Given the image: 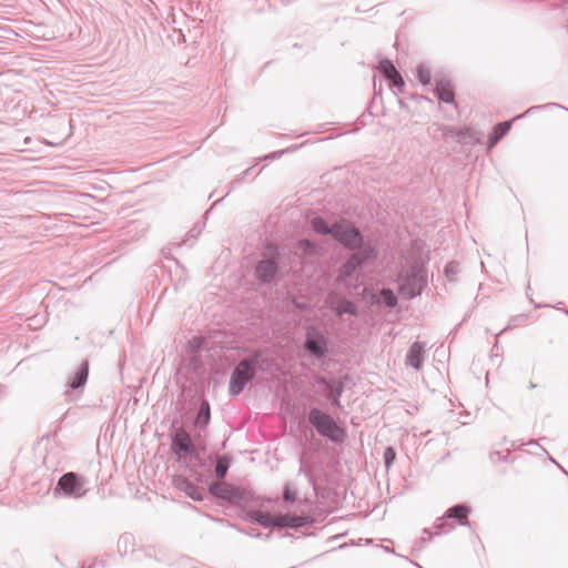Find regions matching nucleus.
I'll return each instance as SVG.
<instances>
[{
	"mask_svg": "<svg viewBox=\"0 0 568 568\" xmlns=\"http://www.w3.org/2000/svg\"><path fill=\"white\" fill-rule=\"evenodd\" d=\"M378 70L384 74L385 78H389L397 71L394 63L388 59H382L379 61Z\"/></svg>",
	"mask_w": 568,
	"mask_h": 568,
	"instance_id": "obj_26",
	"label": "nucleus"
},
{
	"mask_svg": "<svg viewBox=\"0 0 568 568\" xmlns=\"http://www.w3.org/2000/svg\"><path fill=\"white\" fill-rule=\"evenodd\" d=\"M280 271L278 262L275 257H265L257 262L254 268V275L260 283L270 284Z\"/></svg>",
	"mask_w": 568,
	"mask_h": 568,
	"instance_id": "obj_12",
	"label": "nucleus"
},
{
	"mask_svg": "<svg viewBox=\"0 0 568 568\" xmlns=\"http://www.w3.org/2000/svg\"><path fill=\"white\" fill-rule=\"evenodd\" d=\"M297 307L304 310L305 308V304H298Z\"/></svg>",
	"mask_w": 568,
	"mask_h": 568,
	"instance_id": "obj_42",
	"label": "nucleus"
},
{
	"mask_svg": "<svg viewBox=\"0 0 568 568\" xmlns=\"http://www.w3.org/2000/svg\"><path fill=\"white\" fill-rule=\"evenodd\" d=\"M87 568H95V564H91L90 566H88Z\"/></svg>",
	"mask_w": 568,
	"mask_h": 568,
	"instance_id": "obj_43",
	"label": "nucleus"
},
{
	"mask_svg": "<svg viewBox=\"0 0 568 568\" xmlns=\"http://www.w3.org/2000/svg\"><path fill=\"white\" fill-rule=\"evenodd\" d=\"M386 79L388 80V84L392 89H397L398 91H402L403 88L405 87V81L398 71H396L394 74Z\"/></svg>",
	"mask_w": 568,
	"mask_h": 568,
	"instance_id": "obj_27",
	"label": "nucleus"
},
{
	"mask_svg": "<svg viewBox=\"0 0 568 568\" xmlns=\"http://www.w3.org/2000/svg\"><path fill=\"white\" fill-rule=\"evenodd\" d=\"M369 300L372 304H384L385 306L393 308L397 305L398 298L390 288H382L378 294L371 293Z\"/></svg>",
	"mask_w": 568,
	"mask_h": 568,
	"instance_id": "obj_18",
	"label": "nucleus"
},
{
	"mask_svg": "<svg viewBox=\"0 0 568 568\" xmlns=\"http://www.w3.org/2000/svg\"><path fill=\"white\" fill-rule=\"evenodd\" d=\"M211 422V406L206 398L202 397L194 419V426L205 429Z\"/></svg>",
	"mask_w": 568,
	"mask_h": 568,
	"instance_id": "obj_20",
	"label": "nucleus"
},
{
	"mask_svg": "<svg viewBox=\"0 0 568 568\" xmlns=\"http://www.w3.org/2000/svg\"><path fill=\"white\" fill-rule=\"evenodd\" d=\"M311 224L315 233L334 237L335 222L329 225L324 217L316 216L312 220Z\"/></svg>",
	"mask_w": 568,
	"mask_h": 568,
	"instance_id": "obj_23",
	"label": "nucleus"
},
{
	"mask_svg": "<svg viewBox=\"0 0 568 568\" xmlns=\"http://www.w3.org/2000/svg\"><path fill=\"white\" fill-rule=\"evenodd\" d=\"M260 359L261 353L255 352L253 355L241 359L233 368L229 383V393L231 396L240 395L246 385L254 381Z\"/></svg>",
	"mask_w": 568,
	"mask_h": 568,
	"instance_id": "obj_1",
	"label": "nucleus"
},
{
	"mask_svg": "<svg viewBox=\"0 0 568 568\" xmlns=\"http://www.w3.org/2000/svg\"><path fill=\"white\" fill-rule=\"evenodd\" d=\"M439 130L442 131V135L444 138L450 136V138L455 139L458 129L455 126L444 125V126H440Z\"/></svg>",
	"mask_w": 568,
	"mask_h": 568,
	"instance_id": "obj_31",
	"label": "nucleus"
},
{
	"mask_svg": "<svg viewBox=\"0 0 568 568\" xmlns=\"http://www.w3.org/2000/svg\"><path fill=\"white\" fill-rule=\"evenodd\" d=\"M89 376V361L84 359L80 366L77 368L74 374L68 379L67 386L71 390L82 392Z\"/></svg>",
	"mask_w": 568,
	"mask_h": 568,
	"instance_id": "obj_15",
	"label": "nucleus"
},
{
	"mask_svg": "<svg viewBox=\"0 0 568 568\" xmlns=\"http://www.w3.org/2000/svg\"><path fill=\"white\" fill-rule=\"evenodd\" d=\"M307 419L320 436L333 443H342L346 437L345 429L341 427L329 414L317 407L310 409Z\"/></svg>",
	"mask_w": 568,
	"mask_h": 568,
	"instance_id": "obj_2",
	"label": "nucleus"
},
{
	"mask_svg": "<svg viewBox=\"0 0 568 568\" xmlns=\"http://www.w3.org/2000/svg\"><path fill=\"white\" fill-rule=\"evenodd\" d=\"M201 233V229L194 226L190 232L189 236L195 239Z\"/></svg>",
	"mask_w": 568,
	"mask_h": 568,
	"instance_id": "obj_35",
	"label": "nucleus"
},
{
	"mask_svg": "<svg viewBox=\"0 0 568 568\" xmlns=\"http://www.w3.org/2000/svg\"><path fill=\"white\" fill-rule=\"evenodd\" d=\"M246 518L261 525L264 528H276V516H271L267 513L261 510H250L246 513Z\"/></svg>",
	"mask_w": 568,
	"mask_h": 568,
	"instance_id": "obj_22",
	"label": "nucleus"
},
{
	"mask_svg": "<svg viewBox=\"0 0 568 568\" xmlns=\"http://www.w3.org/2000/svg\"><path fill=\"white\" fill-rule=\"evenodd\" d=\"M425 359V346L420 342H414L407 351L405 362L414 369L419 371Z\"/></svg>",
	"mask_w": 568,
	"mask_h": 568,
	"instance_id": "obj_16",
	"label": "nucleus"
},
{
	"mask_svg": "<svg viewBox=\"0 0 568 568\" xmlns=\"http://www.w3.org/2000/svg\"><path fill=\"white\" fill-rule=\"evenodd\" d=\"M334 240L352 252H358L368 244L361 230L346 221H335Z\"/></svg>",
	"mask_w": 568,
	"mask_h": 568,
	"instance_id": "obj_5",
	"label": "nucleus"
},
{
	"mask_svg": "<svg viewBox=\"0 0 568 568\" xmlns=\"http://www.w3.org/2000/svg\"><path fill=\"white\" fill-rule=\"evenodd\" d=\"M470 514V507L466 504H457L452 507H449L444 516L439 518V521L435 524L434 528L436 529L437 534H440L442 531H452L455 526L447 521L448 519L455 520L460 526H470L468 516Z\"/></svg>",
	"mask_w": 568,
	"mask_h": 568,
	"instance_id": "obj_9",
	"label": "nucleus"
},
{
	"mask_svg": "<svg viewBox=\"0 0 568 568\" xmlns=\"http://www.w3.org/2000/svg\"><path fill=\"white\" fill-rule=\"evenodd\" d=\"M436 88L435 93L439 101L445 103H454L455 102V93L452 81L447 78H436Z\"/></svg>",
	"mask_w": 568,
	"mask_h": 568,
	"instance_id": "obj_17",
	"label": "nucleus"
},
{
	"mask_svg": "<svg viewBox=\"0 0 568 568\" xmlns=\"http://www.w3.org/2000/svg\"><path fill=\"white\" fill-rule=\"evenodd\" d=\"M300 474H303L311 484L313 483V475L304 465L301 466Z\"/></svg>",
	"mask_w": 568,
	"mask_h": 568,
	"instance_id": "obj_34",
	"label": "nucleus"
},
{
	"mask_svg": "<svg viewBox=\"0 0 568 568\" xmlns=\"http://www.w3.org/2000/svg\"><path fill=\"white\" fill-rule=\"evenodd\" d=\"M210 494L231 505H242L254 500V494L245 487L233 486L229 483H213L209 486Z\"/></svg>",
	"mask_w": 568,
	"mask_h": 568,
	"instance_id": "obj_4",
	"label": "nucleus"
},
{
	"mask_svg": "<svg viewBox=\"0 0 568 568\" xmlns=\"http://www.w3.org/2000/svg\"><path fill=\"white\" fill-rule=\"evenodd\" d=\"M325 304L338 317H342L345 314L352 316H357L358 314L356 304L335 291H332L326 295Z\"/></svg>",
	"mask_w": 568,
	"mask_h": 568,
	"instance_id": "obj_11",
	"label": "nucleus"
},
{
	"mask_svg": "<svg viewBox=\"0 0 568 568\" xmlns=\"http://www.w3.org/2000/svg\"><path fill=\"white\" fill-rule=\"evenodd\" d=\"M427 285V272L426 270L414 264L399 283V292L407 298H414L420 295L424 287Z\"/></svg>",
	"mask_w": 568,
	"mask_h": 568,
	"instance_id": "obj_7",
	"label": "nucleus"
},
{
	"mask_svg": "<svg viewBox=\"0 0 568 568\" xmlns=\"http://www.w3.org/2000/svg\"><path fill=\"white\" fill-rule=\"evenodd\" d=\"M303 347L312 356L321 359L328 353V341L320 329L310 326L306 328Z\"/></svg>",
	"mask_w": 568,
	"mask_h": 568,
	"instance_id": "obj_10",
	"label": "nucleus"
},
{
	"mask_svg": "<svg viewBox=\"0 0 568 568\" xmlns=\"http://www.w3.org/2000/svg\"><path fill=\"white\" fill-rule=\"evenodd\" d=\"M445 273H446V274H448V273H449V265H447V266L445 267Z\"/></svg>",
	"mask_w": 568,
	"mask_h": 568,
	"instance_id": "obj_41",
	"label": "nucleus"
},
{
	"mask_svg": "<svg viewBox=\"0 0 568 568\" xmlns=\"http://www.w3.org/2000/svg\"><path fill=\"white\" fill-rule=\"evenodd\" d=\"M232 458L229 455H223L216 460L214 466V474L217 480H223L231 466Z\"/></svg>",
	"mask_w": 568,
	"mask_h": 568,
	"instance_id": "obj_24",
	"label": "nucleus"
},
{
	"mask_svg": "<svg viewBox=\"0 0 568 568\" xmlns=\"http://www.w3.org/2000/svg\"><path fill=\"white\" fill-rule=\"evenodd\" d=\"M318 384H323L325 386V390L327 392V399L331 400L333 406L341 407V396L343 394L344 386L342 383L336 385L328 382L325 377L318 378Z\"/></svg>",
	"mask_w": 568,
	"mask_h": 568,
	"instance_id": "obj_19",
	"label": "nucleus"
},
{
	"mask_svg": "<svg viewBox=\"0 0 568 568\" xmlns=\"http://www.w3.org/2000/svg\"><path fill=\"white\" fill-rule=\"evenodd\" d=\"M200 343H201V338H194V339L192 341V344H194V345H196V346H199V345H200Z\"/></svg>",
	"mask_w": 568,
	"mask_h": 568,
	"instance_id": "obj_38",
	"label": "nucleus"
},
{
	"mask_svg": "<svg viewBox=\"0 0 568 568\" xmlns=\"http://www.w3.org/2000/svg\"><path fill=\"white\" fill-rule=\"evenodd\" d=\"M296 498H297L296 490L292 489L288 484L285 485V487L283 489V499L286 503H294L296 500Z\"/></svg>",
	"mask_w": 568,
	"mask_h": 568,
	"instance_id": "obj_30",
	"label": "nucleus"
},
{
	"mask_svg": "<svg viewBox=\"0 0 568 568\" xmlns=\"http://www.w3.org/2000/svg\"><path fill=\"white\" fill-rule=\"evenodd\" d=\"M527 318L526 315L521 314V315H518V316H515L510 320V323L508 326H517L518 324L525 322Z\"/></svg>",
	"mask_w": 568,
	"mask_h": 568,
	"instance_id": "obj_32",
	"label": "nucleus"
},
{
	"mask_svg": "<svg viewBox=\"0 0 568 568\" xmlns=\"http://www.w3.org/2000/svg\"><path fill=\"white\" fill-rule=\"evenodd\" d=\"M171 449L176 462L185 458L191 460H200V454L192 442L191 435L183 428L178 427L171 434Z\"/></svg>",
	"mask_w": 568,
	"mask_h": 568,
	"instance_id": "obj_6",
	"label": "nucleus"
},
{
	"mask_svg": "<svg viewBox=\"0 0 568 568\" xmlns=\"http://www.w3.org/2000/svg\"><path fill=\"white\" fill-rule=\"evenodd\" d=\"M85 484L87 480L83 476L69 471L59 478L57 487L54 488V494L62 493L67 497L79 499L88 491Z\"/></svg>",
	"mask_w": 568,
	"mask_h": 568,
	"instance_id": "obj_8",
	"label": "nucleus"
},
{
	"mask_svg": "<svg viewBox=\"0 0 568 568\" xmlns=\"http://www.w3.org/2000/svg\"><path fill=\"white\" fill-rule=\"evenodd\" d=\"M314 523V519L307 515H280L276 516V528H292L298 529L301 527L310 526Z\"/></svg>",
	"mask_w": 568,
	"mask_h": 568,
	"instance_id": "obj_14",
	"label": "nucleus"
},
{
	"mask_svg": "<svg viewBox=\"0 0 568 568\" xmlns=\"http://www.w3.org/2000/svg\"><path fill=\"white\" fill-rule=\"evenodd\" d=\"M173 483L176 488L184 491L192 499L202 500V495L199 491V488L186 477L181 475L175 476Z\"/></svg>",
	"mask_w": 568,
	"mask_h": 568,
	"instance_id": "obj_21",
	"label": "nucleus"
},
{
	"mask_svg": "<svg viewBox=\"0 0 568 568\" xmlns=\"http://www.w3.org/2000/svg\"><path fill=\"white\" fill-rule=\"evenodd\" d=\"M240 531L246 534L250 537H254V538H261L263 536L262 532L257 531L256 529H250V530L240 529Z\"/></svg>",
	"mask_w": 568,
	"mask_h": 568,
	"instance_id": "obj_33",
	"label": "nucleus"
},
{
	"mask_svg": "<svg viewBox=\"0 0 568 568\" xmlns=\"http://www.w3.org/2000/svg\"><path fill=\"white\" fill-rule=\"evenodd\" d=\"M378 257V250L372 243H368L363 250L353 252L345 263L338 270V280L346 281L363 266L375 262Z\"/></svg>",
	"mask_w": 568,
	"mask_h": 568,
	"instance_id": "obj_3",
	"label": "nucleus"
},
{
	"mask_svg": "<svg viewBox=\"0 0 568 568\" xmlns=\"http://www.w3.org/2000/svg\"><path fill=\"white\" fill-rule=\"evenodd\" d=\"M384 464L387 469L392 467L396 459V450L392 446H387L384 450Z\"/></svg>",
	"mask_w": 568,
	"mask_h": 568,
	"instance_id": "obj_28",
	"label": "nucleus"
},
{
	"mask_svg": "<svg viewBox=\"0 0 568 568\" xmlns=\"http://www.w3.org/2000/svg\"><path fill=\"white\" fill-rule=\"evenodd\" d=\"M424 534H428V535H429L428 539H432V534H430V531H429V529H428V528H425V529H424Z\"/></svg>",
	"mask_w": 568,
	"mask_h": 568,
	"instance_id": "obj_40",
	"label": "nucleus"
},
{
	"mask_svg": "<svg viewBox=\"0 0 568 568\" xmlns=\"http://www.w3.org/2000/svg\"><path fill=\"white\" fill-rule=\"evenodd\" d=\"M540 109V106H531L523 114L516 115L514 119L499 122L494 128L493 131L488 134L487 138V148L493 149L497 143L509 132L511 129L513 122L517 119L524 118L526 114H529L536 110Z\"/></svg>",
	"mask_w": 568,
	"mask_h": 568,
	"instance_id": "obj_13",
	"label": "nucleus"
},
{
	"mask_svg": "<svg viewBox=\"0 0 568 568\" xmlns=\"http://www.w3.org/2000/svg\"><path fill=\"white\" fill-rule=\"evenodd\" d=\"M416 78L423 85L429 84L432 80L429 69L424 64H419L416 69Z\"/></svg>",
	"mask_w": 568,
	"mask_h": 568,
	"instance_id": "obj_25",
	"label": "nucleus"
},
{
	"mask_svg": "<svg viewBox=\"0 0 568 568\" xmlns=\"http://www.w3.org/2000/svg\"><path fill=\"white\" fill-rule=\"evenodd\" d=\"M471 138V131L469 128H463L457 130V134L455 140L458 143H467L468 140Z\"/></svg>",
	"mask_w": 568,
	"mask_h": 568,
	"instance_id": "obj_29",
	"label": "nucleus"
},
{
	"mask_svg": "<svg viewBox=\"0 0 568 568\" xmlns=\"http://www.w3.org/2000/svg\"><path fill=\"white\" fill-rule=\"evenodd\" d=\"M131 539H132L131 535H123L120 537L119 544H121V542L128 544L131 541Z\"/></svg>",
	"mask_w": 568,
	"mask_h": 568,
	"instance_id": "obj_36",
	"label": "nucleus"
},
{
	"mask_svg": "<svg viewBox=\"0 0 568 568\" xmlns=\"http://www.w3.org/2000/svg\"><path fill=\"white\" fill-rule=\"evenodd\" d=\"M252 170H253V166L247 168V169L243 172V175L245 176V175L251 174Z\"/></svg>",
	"mask_w": 568,
	"mask_h": 568,
	"instance_id": "obj_37",
	"label": "nucleus"
},
{
	"mask_svg": "<svg viewBox=\"0 0 568 568\" xmlns=\"http://www.w3.org/2000/svg\"><path fill=\"white\" fill-rule=\"evenodd\" d=\"M530 389H534L537 387V384H535L534 382H530L529 383V386H528Z\"/></svg>",
	"mask_w": 568,
	"mask_h": 568,
	"instance_id": "obj_39",
	"label": "nucleus"
}]
</instances>
